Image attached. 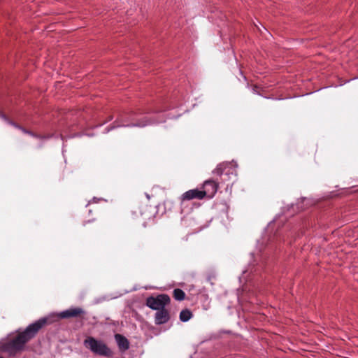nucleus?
<instances>
[{"instance_id":"10","label":"nucleus","mask_w":358,"mask_h":358,"mask_svg":"<svg viewBox=\"0 0 358 358\" xmlns=\"http://www.w3.org/2000/svg\"><path fill=\"white\" fill-rule=\"evenodd\" d=\"M193 317L192 313L189 309H184L180 313L179 318L180 321L186 322Z\"/></svg>"},{"instance_id":"19","label":"nucleus","mask_w":358,"mask_h":358,"mask_svg":"<svg viewBox=\"0 0 358 358\" xmlns=\"http://www.w3.org/2000/svg\"><path fill=\"white\" fill-rule=\"evenodd\" d=\"M90 222H91V220H88V221L84 222L83 225L85 226L87 224L90 223Z\"/></svg>"},{"instance_id":"2","label":"nucleus","mask_w":358,"mask_h":358,"mask_svg":"<svg viewBox=\"0 0 358 358\" xmlns=\"http://www.w3.org/2000/svg\"><path fill=\"white\" fill-rule=\"evenodd\" d=\"M84 345L90 349L94 354L103 356L106 357H110L113 356V352L103 341H98L94 337H87L84 341Z\"/></svg>"},{"instance_id":"16","label":"nucleus","mask_w":358,"mask_h":358,"mask_svg":"<svg viewBox=\"0 0 358 358\" xmlns=\"http://www.w3.org/2000/svg\"><path fill=\"white\" fill-rule=\"evenodd\" d=\"M25 134H31V133L30 131H28L27 129H25L24 128H22L20 129Z\"/></svg>"},{"instance_id":"4","label":"nucleus","mask_w":358,"mask_h":358,"mask_svg":"<svg viewBox=\"0 0 358 358\" xmlns=\"http://www.w3.org/2000/svg\"><path fill=\"white\" fill-rule=\"evenodd\" d=\"M213 173L218 176L222 177L223 175L227 178H222V181L229 179L230 175H236V169L227 163H221L214 169Z\"/></svg>"},{"instance_id":"1","label":"nucleus","mask_w":358,"mask_h":358,"mask_svg":"<svg viewBox=\"0 0 358 358\" xmlns=\"http://www.w3.org/2000/svg\"><path fill=\"white\" fill-rule=\"evenodd\" d=\"M53 317V316L42 317L29 324L23 331H18L13 338L1 343L0 350L10 356H15L24 350L26 343L34 338L43 327L55 321Z\"/></svg>"},{"instance_id":"14","label":"nucleus","mask_w":358,"mask_h":358,"mask_svg":"<svg viewBox=\"0 0 358 358\" xmlns=\"http://www.w3.org/2000/svg\"><path fill=\"white\" fill-rule=\"evenodd\" d=\"M149 122L146 121V122H139L138 124H134V126H138V127H145V125L148 124Z\"/></svg>"},{"instance_id":"12","label":"nucleus","mask_w":358,"mask_h":358,"mask_svg":"<svg viewBox=\"0 0 358 358\" xmlns=\"http://www.w3.org/2000/svg\"><path fill=\"white\" fill-rule=\"evenodd\" d=\"M140 214L141 217H143V213H141L139 208L136 209L132 212V219L135 220L136 217H138V215Z\"/></svg>"},{"instance_id":"5","label":"nucleus","mask_w":358,"mask_h":358,"mask_svg":"<svg viewBox=\"0 0 358 358\" xmlns=\"http://www.w3.org/2000/svg\"><path fill=\"white\" fill-rule=\"evenodd\" d=\"M85 315V311L82 308L76 307L71 308L64 311L59 313L57 316L59 318H71V317H79L83 318Z\"/></svg>"},{"instance_id":"8","label":"nucleus","mask_w":358,"mask_h":358,"mask_svg":"<svg viewBox=\"0 0 358 358\" xmlns=\"http://www.w3.org/2000/svg\"><path fill=\"white\" fill-rule=\"evenodd\" d=\"M169 313L168 310L165 308L159 310L155 313V324H162L166 323L169 320Z\"/></svg>"},{"instance_id":"11","label":"nucleus","mask_w":358,"mask_h":358,"mask_svg":"<svg viewBox=\"0 0 358 358\" xmlns=\"http://www.w3.org/2000/svg\"><path fill=\"white\" fill-rule=\"evenodd\" d=\"M173 295L174 299L178 301H182L185 297V293L184 291L178 288L173 290Z\"/></svg>"},{"instance_id":"9","label":"nucleus","mask_w":358,"mask_h":358,"mask_svg":"<svg viewBox=\"0 0 358 358\" xmlns=\"http://www.w3.org/2000/svg\"><path fill=\"white\" fill-rule=\"evenodd\" d=\"M115 341L117 343L119 349L124 352L129 349V342L128 339L124 336L117 334L115 335Z\"/></svg>"},{"instance_id":"17","label":"nucleus","mask_w":358,"mask_h":358,"mask_svg":"<svg viewBox=\"0 0 358 358\" xmlns=\"http://www.w3.org/2000/svg\"><path fill=\"white\" fill-rule=\"evenodd\" d=\"M146 220V218L145 217H143V227L145 228L147 227V224H146V222L145 221Z\"/></svg>"},{"instance_id":"20","label":"nucleus","mask_w":358,"mask_h":358,"mask_svg":"<svg viewBox=\"0 0 358 358\" xmlns=\"http://www.w3.org/2000/svg\"><path fill=\"white\" fill-rule=\"evenodd\" d=\"M0 358H3V357H0Z\"/></svg>"},{"instance_id":"6","label":"nucleus","mask_w":358,"mask_h":358,"mask_svg":"<svg viewBox=\"0 0 358 358\" xmlns=\"http://www.w3.org/2000/svg\"><path fill=\"white\" fill-rule=\"evenodd\" d=\"M218 188V182L214 180H206L203 183V190L205 196L212 198L217 192Z\"/></svg>"},{"instance_id":"15","label":"nucleus","mask_w":358,"mask_h":358,"mask_svg":"<svg viewBox=\"0 0 358 358\" xmlns=\"http://www.w3.org/2000/svg\"><path fill=\"white\" fill-rule=\"evenodd\" d=\"M8 122H9L11 125L14 126L15 128H17V129H22V127H20V125H18L17 124H16V123H15V122H12V121H8Z\"/></svg>"},{"instance_id":"18","label":"nucleus","mask_w":358,"mask_h":358,"mask_svg":"<svg viewBox=\"0 0 358 358\" xmlns=\"http://www.w3.org/2000/svg\"><path fill=\"white\" fill-rule=\"evenodd\" d=\"M0 115H1V117L3 119H4L5 120H8L5 115H3V114H2V113H0Z\"/></svg>"},{"instance_id":"7","label":"nucleus","mask_w":358,"mask_h":358,"mask_svg":"<svg viewBox=\"0 0 358 358\" xmlns=\"http://www.w3.org/2000/svg\"><path fill=\"white\" fill-rule=\"evenodd\" d=\"M205 197V192L203 190H199L197 189H190L185 192L181 197L182 201L192 200V199H202Z\"/></svg>"},{"instance_id":"3","label":"nucleus","mask_w":358,"mask_h":358,"mask_svg":"<svg viewBox=\"0 0 358 358\" xmlns=\"http://www.w3.org/2000/svg\"><path fill=\"white\" fill-rule=\"evenodd\" d=\"M170 297L165 294L157 296H149L146 299V305L152 310H162L170 303Z\"/></svg>"},{"instance_id":"13","label":"nucleus","mask_w":358,"mask_h":358,"mask_svg":"<svg viewBox=\"0 0 358 358\" xmlns=\"http://www.w3.org/2000/svg\"><path fill=\"white\" fill-rule=\"evenodd\" d=\"M215 279V276L214 275H209L207 277V280L213 285L214 284L213 280Z\"/></svg>"}]
</instances>
